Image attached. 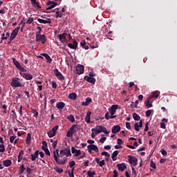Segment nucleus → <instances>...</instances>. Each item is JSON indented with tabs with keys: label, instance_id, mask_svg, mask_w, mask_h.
<instances>
[{
	"label": "nucleus",
	"instance_id": "1",
	"mask_svg": "<svg viewBox=\"0 0 177 177\" xmlns=\"http://www.w3.org/2000/svg\"><path fill=\"white\" fill-rule=\"evenodd\" d=\"M91 132H95V135H97L102 132H104V133H106V135L110 133V131H107V129L103 126H97L95 129L93 128L91 129Z\"/></svg>",
	"mask_w": 177,
	"mask_h": 177
},
{
	"label": "nucleus",
	"instance_id": "2",
	"mask_svg": "<svg viewBox=\"0 0 177 177\" xmlns=\"http://www.w3.org/2000/svg\"><path fill=\"white\" fill-rule=\"evenodd\" d=\"M20 78L19 77H15L12 79L10 85L12 86V88H19L23 86V84L20 83Z\"/></svg>",
	"mask_w": 177,
	"mask_h": 177
},
{
	"label": "nucleus",
	"instance_id": "3",
	"mask_svg": "<svg viewBox=\"0 0 177 177\" xmlns=\"http://www.w3.org/2000/svg\"><path fill=\"white\" fill-rule=\"evenodd\" d=\"M35 39L36 42H41L43 45H44V44L46 43V41H48L45 35H36Z\"/></svg>",
	"mask_w": 177,
	"mask_h": 177
},
{
	"label": "nucleus",
	"instance_id": "4",
	"mask_svg": "<svg viewBox=\"0 0 177 177\" xmlns=\"http://www.w3.org/2000/svg\"><path fill=\"white\" fill-rule=\"evenodd\" d=\"M12 60L13 64H15L17 70H19V71H21L22 73H26V71H27V70L24 69V68L21 66V64L19 63V62L17 61V59H16V58H12Z\"/></svg>",
	"mask_w": 177,
	"mask_h": 177
},
{
	"label": "nucleus",
	"instance_id": "5",
	"mask_svg": "<svg viewBox=\"0 0 177 177\" xmlns=\"http://www.w3.org/2000/svg\"><path fill=\"white\" fill-rule=\"evenodd\" d=\"M58 156H56V153L54 152V158L55 161L59 165H64L67 162V158H64L63 159H60L57 158Z\"/></svg>",
	"mask_w": 177,
	"mask_h": 177
},
{
	"label": "nucleus",
	"instance_id": "6",
	"mask_svg": "<svg viewBox=\"0 0 177 177\" xmlns=\"http://www.w3.org/2000/svg\"><path fill=\"white\" fill-rule=\"evenodd\" d=\"M128 158L129 164H131L133 167H136V165H138V158H136V157L129 155Z\"/></svg>",
	"mask_w": 177,
	"mask_h": 177
},
{
	"label": "nucleus",
	"instance_id": "7",
	"mask_svg": "<svg viewBox=\"0 0 177 177\" xmlns=\"http://www.w3.org/2000/svg\"><path fill=\"white\" fill-rule=\"evenodd\" d=\"M53 71H54V74H55V77H57V80H59V81L64 80V76L62 74V73H60V71H59L58 68H55L53 70Z\"/></svg>",
	"mask_w": 177,
	"mask_h": 177
},
{
	"label": "nucleus",
	"instance_id": "8",
	"mask_svg": "<svg viewBox=\"0 0 177 177\" xmlns=\"http://www.w3.org/2000/svg\"><path fill=\"white\" fill-rule=\"evenodd\" d=\"M75 70H76V74H78V75H81V74H84L85 68L84 67V65L77 64L76 66Z\"/></svg>",
	"mask_w": 177,
	"mask_h": 177
},
{
	"label": "nucleus",
	"instance_id": "9",
	"mask_svg": "<svg viewBox=\"0 0 177 177\" xmlns=\"http://www.w3.org/2000/svg\"><path fill=\"white\" fill-rule=\"evenodd\" d=\"M118 109V105L113 104L109 109V111L111 114V115H114L115 114L117 110Z\"/></svg>",
	"mask_w": 177,
	"mask_h": 177
},
{
	"label": "nucleus",
	"instance_id": "10",
	"mask_svg": "<svg viewBox=\"0 0 177 177\" xmlns=\"http://www.w3.org/2000/svg\"><path fill=\"white\" fill-rule=\"evenodd\" d=\"M70 131L74 134L77 133L78 131H80V125L78 124H73L71 128Z\"/></svg>",
	"mask_w": 177,
	"mask_h": 177
},
{
	"label": "nucleus",
	"instance_id": "11",
	"mask_svg": "<svg viewBox=\"0 0 177 177\" xmlns=\"http://www.w3.org/2000/svg\"><path fill=\"white\" fill-rule=\"evenodd\" d=\"M71 151H72V154H75V157H79V156H81V150L80 149L77 150L74 147H71Z\"/></svg>",
	"mask_w": 177,
	"mask_h": 177
},
{
	"label": "nucleus",
	"instance_id": "12",
	"mask_svg": "<svg viewBox=\"0 0 177 177\" xmlns=\"http://www.w3.org/2000/svg\"><path fill=\"white\" fill-rule=\"evenodd\" d=\"M121 131V127L120 125H115L111 129L112 133H118Z\"/></svg>",
	"mask_w": 177,
	"mask_h": 177
},
{
	"label": "nucleus",
	"instance_id": "13",
	"mask_svg": "<svg viewBox=\"0 0 177 177\" xmlns=\"http://www.w3.org/2000/svg\"><path fill=\"white\" fill-rule=\"evenodd\" d=\"M21 77H23V78H25V80H26V81H30V80H32L33 77L32 75L30 74V73H22L21 74Z\"/></svg>",
	"mask_w": 177,
	"mask_h": 177
},
{
	"label": "nucleus",
	"instance_id": "14",
	"mask_svg": "<svg viewBox=\"0 0 177 177\" xmlns=\"http://www.w3.org/2000/svg\"><path fill=\"white\" fill-rule=\"evenodd\" d=\"M66 106V104L63 102H59L56 104V107L59 110V111H62L63 109Z\"/></svg>",
	"mask_w": 177,
	"mask_h": 177
},
{
	"label": "nucleus",
	"instance_id": "15",
	"mask_svg": "<svg viewBox=\"0 0 177 177\" xmlns=\"http://www.w3.org/2000/svg\"><path fill=\"white\" fill-rule=\"evenodd\" d=\"M117 168L119 171H121V172H124L127 168V165L125 163L118 164Z\"/></svg>",
	"mask_w": 177,
	"mask_h": 177
},
{
	"label": "nucleus",
	"instance_id": "16",
	"mask_svg": "<svg viewBox=\"0 0 177 177\" xmlns=\"http://www.w3.org/2000/svg\"><path fill=\"white\" fill-rule=\"evenodd\" d=\"M84 80L87 81V82H90V84H95L96 82V79H95L94 77H91L89 76H85Z\"/></svg>",
	"mask_w": 177,
	"mask_h": 177
},
{
	"label": "nucleus",
	"instance_id": "17",
	"mask_svg": "<svg viewBox=\"0 0 177 177\" xmlns=\"http://www.w3.org/2000/svg\"><path fill=\"white\" fill-rule=\"evenodd\" d=\"M37 21H39V23H41V24H50L52 23V20H50V19H47V20L38 19Z\"/></svg>",
	"mask_w": 177,
	"mask_h": 177
},
{
	"label": "nucleus",
	"instance_id": "18",
	"mask_svg": "<svg viewBox=\"0 0 177 177\" xmlns=\"http://www.w3.org/2000/svg\"><path fill=\"white\" fill-rule=\"evenodd\" d=\"M32 161H35L39 157V151H35L34 154L30 155Z\"/></svg>",
	"mask_w": 177,
	"mask_h": 177
},
{
	"label": "nucleus",
	"instance_id": "19",
	"mask_svg": "<svg viewBox=\"0 0 177 177\" xmlns=\"http://www.w3.org/2000/svg\"><path fill=\"white\" fill-rule=\"evenodd\" d=\"M68 48H71V49H77L78 48V42L77 41H74L73 44H68Z\"/></svg>",
	"mask_w": 177,
	"mask_h": 177
},
{
	"label": "nucleus",
	"instance_id": "20",
	"mask_svg": "<svg viewBox=\"0 0 177 177\" xmlns=\"http://www.w3.org/2000/svg\"><path fill=\"white\" fill-rule=\"evenodd\" d=\"M41 56H44V57H45L46 60H47V63H52L53 60L52 58H50V56H49V55L46 53H41Z\"/></svg>",
	"mask_w": 177,
	"mask_h": 177
},
{
	"label": "nucleus",
	"instance_id": "21",
	"mask_svg": "<svg viewBox=\"0 0 177 177\" xmlns=\"http://www.w3.org/2000/svg\"><path fill=\"white\" fill-rule=\"evenodd\" d=\"M20 30V26L17 27L14 29L11 33V36L16 38L17 37V34H19V31Z\"/></svg>",
	"mask_w": 177,
	"mask_h": 177
},
{
	"label": "nucleus",
	"instance_id": "22",
	"mask_svg": "<svg viewBox=\"0 0 177 177\" xmlns=\"http://www.w3.org/2000/svg\"><path fill=\"white\" fill-rule=\"evenodd\" d=\"M63 153L64 156H66V157H71V151L70 149H62Z\"/></svg>",
	"mask_w": 177,
	"mask_h": 177
},
{
	"label": "nucleus",
	"instance_id": "23",
	"mask_svg": "<svg viewBox=\"0 0 177 177\" xmlns=\"http://www.w3.org/2000/svg\"><path fill=\"white\" fill-rule=\"evenodd\" d=\"M91 114H92V112H91V111H88L87 112L86 118H84V120L87 122V124L91 123Z\"/></svg>",
	"mask_w": 177,
	"mask_h": 177
},
{
	"label": "nucleus",
	"instance_id": "24",
	"mask_svg": "<svg viewBox=\"0 0 177 177\" xmlns=\"http://www.w3.org/2000/svg\"><path fill=\"white\" fill-rule=\"evenodd\" d=\"M87 147H89L91 150H93V151H95V153L99 152V148H97V146L95 145H89L87 146Z\"/></svg>",
	"mask_w": 177,
	"mask_h": 177
},
{
	"label": "nucleus",
	"instance_id": "25",
	"mask_svg": "<svg viewBox=\"0 0 177 177\" xmlns=\"http://www.w3.org/2000/svg\"><path fill=\"white\" fill-rule=\"evenodd\" d=\"M53 12H55V15H56V17H59L62 18L63 17V13H62V12L59 11V8H55V10H53Z\"/></svg>",
	"mask_w": 177,
	"mask_h": 177
},
{
	"label": "nucleus",
	"instance_id": "26",
	"mask_svg": "<svg viewBox=\"0 0 177 177\" xmlns=\"http://www.w3.org/2000/svg\"><path fill=\"white\" fill-rule=\"evenodd\" d=\"M118 156V151H114L111 155L113 161H117V156Z\"/></svg>",
	"mask_w": 177,
	"mask_h": 177
},
{
	"label": "nucleus",
	"instance_id": "27",
	"mask_svg": "<svg viewBox=\"0 0 177 177\" xmlns=\"http://www.w3.org/2000/svg\"><path fill=\"white\" fill-rule=\"evenodd\" d=\"M23 156H24V151H20L18 156V162H20L23 160Z\"/></svg>",
	"mask_w": 177,
	"mask_h": 177
},
{
	"label": "nucleus",
	"instance_id": "28",
	"mask_svg": "<svg viewBox=\"0 0 177 177\" xmlns=\"http://www.w3.org/2000/svg\"><path fill=\"white\" fill-rule=\"evenodd\" d=\"M12 165V161L10 160H6L3 162V165L4 167H10Z\"/></svg>",
	"mask_w": 177,
	"mask_h": 177
},
{
	"label": "nucleus",
	"instance_id": "29",
	"mask_svg": "<svg viewBox=\"0 0 177 177\" xmlns=\"http://www.w3.org/2000/svg\"><path fill=\"white\" fill-rule=\"evenodd\" d=\"M26 145H30L31 143V133H28L27 134V138L26 140Z\"/></svg>",
	"mask_w": 177,
	"mask_h": 177
},
{
	"label": "nucleus",
	"instance_id": "30",
	"mask_svg": "<svg viewBox=\"0 0 177 177\" xmlns=\"http://www.w3.org/2000/svg\"><path fill=\"white\" fill-rule=\"evenodd\" d=\"M68 98L71 100H75L77 99V94L75 93H72L68 95Z\"/></svg>",
	"mask_w": 177,
	"mask_h": 177
},
{
	"label": "nucleus",
	"instance_id": "31",
	"mask_svg": "<svg viewBox=\"0 0 177 177\" xmlns=\"http://www.w3.org/2000/svg\"><path fill=\"white\" fill-rule=\"evenodd\" d=\"M133 118L135 121H140V116L136 113H133Z\"/></svg>",
	"mask_w": 177,
	"mask_h": 177
},
{
	"label": "nucleus",
	"instance_id": "32",
	"mask_svg": "<svg viewBox=\"0 0 177 177\" xmlns=\"http://www.w3.org/2000/svg\"><path fill=\"white\" fill-rule=\"evenodd\" d=\"M158 91H155L151 93L150 95V99H153V97H158Z\"/></svg>",
	"mask_w": 177,
	"mask_h": 177
},
{
	"label": "nucleus",
	"instance_id": "33",
	"mask_svg": "<svg viewBox=\"0 0 177 177\" xmlns=\"http://www.w3.org/2000/svg\"><path fill=\"white\" fill-rule=\"evenodd\" d=\"M54 169L55 171L57 172V174L63 173V169L59 167V166H56L55 167H54Z\"/></svg>",
	"mask_w": 177,
	"mask_h": 177
},
{
	"label": "nucleus",
	"instance_id": "34",
	"mask_svg": "<svg viewBox=\"0 0 177 177\" xmlns=\"http://www.w3.org/2000/svg\"><path fill=\"white\" fill-rule=\"evenodd\" d=\"M68 120L71 121V122H75V118H74V115H70L67 117Z\"/></svg>",
	"mask_w": 177,
	"mask_h": 177
},
{
	"label": "nucleus",
	"instance_id": "35",
	"mask_svg": "<svg viewBox=\"0 0 177 177\" xmlns=\"http://www.w3.org/2000/svg\"><path fill=\"white\" fill-rule=\"evenodd\" d=\"M42 150H44L46 156H50V151H49V149L48 148L42 147Z\"/></svg>",
	"mask_w": 177,
	"mask_h": 177
},
{
	"label": "nucleus",
	"instance_id": "36",
	"mask_svg": "<svg viewBox=\"0 0 177 177\" xmlns=\"http://www.w3.org/2000/svg\"><path fill=\"white\" fill-rule=\"evenodd\" d=\"M24 171H26V167H24V165H21L19 167V174L20 175H21V174H23V172H24Z\"/></svg>",
	"mask_w": 177,
	"mask_h": 177
},
{
	"label": "nucleus",
	"instance_id": "37",
	"mask_svg": "<svg viewBox=\"0 0 177 177\" xmlns=\"http://www.w3.org/2000/svg\"><path fill=\"white\" fill-rule=\"evenodd\" d=\"M66 35H67V33L64 32L63 34H60L59 35V41H62V39H66Z\"/></svg>",
	"mask_w": 177,
	"mask_h": 177
},
{
	"label": "nucleus",
	"instance_id": "38",
	"mask_svg": "<svg viewBox=\"0 0 177 177\" xmlns=\"http://www.w3.org/2000/svg\"><path fill=\"white\" fill-rule=\"evenodd\" d=\"M56 6H57V3H53V4H51L48 8H46V10H50L54 8H56Z\"/></svg>",
	"mask_w": 177,
	"mask_h": 177
},
{
	"label": "nucleus",
	"instance_id": "39",
	"mask_svg": "<svg viewBox=\"0 0 177 177\" xmlns=\"http://www.w3.org/2000/svg\"><path fill=\"white\" fill-rule=\"evenodd\" d=\"M55 135H56V133L55 132H53L52 130H50L48 132V138H53V136H55Z\"/></svg>",
	"mask_w": 177,
	"mask_h": 177
},
{
	"label": "nucleus",
	"instance_id": "40",
	"mask_svg": "<svg viewBox=\"0 0 177 177\" xmlns=\"http://www.w3.org/2000/svg\"><path fill=\"white\" fill-rule=\"evenodd\" d=\"M139 128H140L139 124L138 122H136L134 124V129H135V131H136L137 132H139V131H140V129Z\"/></svg>",
	"mask_w": 177,
	"mask_h": 177
},
{
	"label": "nucleus",
	"instance_id": "41",
	"mask_svg": "<svg viewBox=\"0 0 177 177\" xmlns=\"http://www.w3.org/2000/svg\"><path fill=\"white\" fill-rule=\"evenodd\" d=\"M87 175L88 177H93L94 175H96V173L95 171H88Z\"/></svg>",
	"mask_w": 177,
	"mask_h": 177
},
{
	"label": "nucleus",
	"instance_id": "42",
	"mask_svg": "<svg viewBox=\"0 0 177 177\" xmlns=\"http://www.w3.org/2000/svg\"><path fill=\"white\" fill-rule=\"evenodd\" d=\"M146 106L147 109H150V107H153V104L150 103V100H147L146 103Z\"/></svg>",
	"mask_w": 177,
	"mask_h": 177
},
{
	"label": "nucleus",
	"instance_id": "43",
	"mask_svg": "<svg viewBox=\"0 0 177 177\" xmlns=\"http://www.w3.org/2000/svg\"><path fill=\"white\" fill-rule=\"evenodd\" d=\"M5 152V145L3 144L0 145V153H4Z\"/></svg>",
	"mask_w": 177,
	"mask_h": 177
},
{
	"label": "nucleus",
	"instance_id": "44",
	"mask_svg": "<svg viewBox=\"0 0 177 177\" xmlns=\"http://www.w3.org/2000/svg\"><path fill=\"white\" fill-rule=\"evenodd\" d=\"M34 21V18L32 17H29L26 21V24H31Z\"/></svg>",
	"mask_w": 177,
	"mask_h": 177
},
{
	"label": "nucleus",
	"instance_id": "45",
	"mask_svg": "<svg viewBox=\"0 0 177 177\" xmlns=\"http://www.w3.org/2000/svg\"><path fill=\"white\" fill-rule=\"evenodd\" d=\"M73 135L74 134L69 129V131L66 133V138H73Z\"/></svg>",
	"mask_w": 177,
	"mask_h": 177
},
{
	"label": "nucleus",
	"instance_id": "46",
	"mask_svg": "<svg viewBox=\"0 0 177 177\" xmlns=\"http://www.w3.org/2000/svg\"><path fill=\"white\" fill-rule=\"evenodd\" d=\"M37 30H38L39 31L36 32V35H41V32L42 31V28L38 26L37 28Z\"/></svg>",
	"mask_w": 177,
	"mask_h": 177
},
{
	"label": "nucleus",
	"instance_id": "47",
	"mask_svg": "<svg viewBox=\"0 0 177 177\" xmlns=\"http://www.w3.org/2000/svg\"><path fill=\"white\" fill-rule=\"evenodd\" d=\"M32 113L34 114L33 117H38V111H37L35 109H32Z\"/></svg>",
	"mask_w": 177,
	"mask_h": 177
},
{
	"label": "nucleus",
	"instance_id": "48",
	"mask_svg": "<svg viewBox=\"0 0 177 177\" xmlns=\"http://www.w3.org/2000/svg\"><path fill=\"white\" fill-rule=\"evenodd\" d=\"M101 156H105V157H107L109 158L110 157V153L106 151H103L102 152Z\"/></svg>",
	"mask_w": 177,
	"mask_h": 177
},
{
	"label": "nucleus",
	"instance_id": "49",
	"mask_svg": "<svg viewBox=\"0 0 177 177\" xmlns=\"http://www.w3.org/2000/svg\"><path fill=\"white\" fill-rule=\"evenodd\" d=\"M151 111H153L152 110L149 109L147 110L145 113V115L146 117H150V115L151 114Z\"/></svg>",
	"mask_w": 177,
	"mask_h": 177
},
{
	"label": "nucleus",
	"instance_id": "50",
	"mask_svg": "<svg viewBox=\"0 0 177 177\" xmlns=\"http://www.w3.org/2000/svg\"><path fill=\"white\" fill-rule=\"evenodd\" d=\"M151 168H153V169H156L157 167H156V163L153 160L151 161L150 163Z\"/></svg>",
	"mask_w": 177,
	"mask_h": 177
},
{
	"label": "nucleus",
	"instance_id": "51",
	"mask_svg": "<svg viewBox=\"0 0 177 177\" xmlns=\"http://www.w3.org/2000/svg\"><path fill=\"white\" fill-rule=\"evenodd\" d=\"M130 107L131 109H138V105L135 102H131Z\"/></svg>",
	"mask_w": 177,
	"mask_h": 177
},
{
	"label": "nucleus",
	"instance_id": "52",
	"mask_svg": "<svg viewBox=\"0 0 177 177\" xmlns=\"http://www.w3.org/2000/svg\"><path fill=\"white\" fill-rule=\"evenodd\" d=\"M58 129H59V126H58V125H56L55 127H54L51 129V131H52L53 132H54V133H56V131H57Z\"/></svg>",
	"mask_w": 177,
	"mask_h": 177
},
{
	"label": "nucleus",
	"instance_id": "53",
	"mask_svg": "<svg viewBox=\"0 0 177 177\" xmlns=\"http://www.w3.org/2000/svg\"><path fill=\"white\" fill-rule=\"evenodd\" d=\"M74 165H75V162L74 160H72L69 162V167L70 168H73V167H74Z\"/></svg>",
	"mask_w": 177,
	"mask_h": 177
},
{
	"label": "nucleus",
	"instance_id": "54",
	"mask_svg": "<svg viewBox=\"0 0 177 177\" xmlns=\"http://www.w3.org/2000/svg\"><path fill=\"white\" fill-rule=\"evenodd\" d=\"M15 139H16V136H12L10 138V142L13 143L15 142Z\"/></svg>",
	"mask_w": 177,
	"mask_h": 177
},
{
	"label": "nucleus",
	"instance_id": "55",
	"mask_svg": "<svg viewBox=\"0 0 177 177\" xmlns=\"http://www.w3.org/2000/svg\"><path fill=\"white\" fill-rule=\"evenodd\" d=\"M52 88L54 89H56L57 88V84H56V82H52Z\"/></svg>",
	"mask_w": 177,
	"mask_h": 177
},
{
	"label": "nucleus",
	"instance_id": "56",
	"mask_svg": "<svg viewBox=\"0 0 177 177\" xmlns=\"http://www.w3.org/2000/svg\"><path fill=\"white\" fill-rule=\"evenodd\" d=\"M160 153H161V154H162V156H167V151H165V149H164L160 150Z\"/></svg>",
	"mask_w": 177,
	"mask_h": 177
},
{
	"label": "nucleus",
	"instance_id": "57",
	"mask_svg": "<svg viewBox=\"0 0 177 177\" xmlns=\"http://www.w3.org/2000/svg\"><path fill=\"white\" fill-rule=\"evenodd\" d=\"M69 177H74V168L72 169L71 172H68Z\"/></svg>",
	"mask_w": 177,
	"mask_h": 177
},
{
	"label": "nucleus",
	"instance_id": "58",
	"mask_svg": "<svg viewBox=\"0 0 177 177\" xmlns=\"http://www.w3.org/2000/svg\"><path fill=\"white\" fill-rule=\"evenodd\" d=\"M100 167H103V165H106V162H104V160H102L99 163Z\"/></svg>",
	"mask_w": 177,
	"mask_h": 177
},
{
	"label": "nucleus",
	"instance_id": "59",
	"mask_svg": "<svg viewBox=\"0 0 177 177\" xmlns=\"http://www.w3.org/2000/svg\"><path fill=\"white\" fill-rule=\"evenodd\" d=\"M122 143H124L122 140L121 138H118V145H119V146H121V145H122Z\"/></svg>",
	"mask_w": 177,
	"mask_h": 177
},
{
	"label": "nucleus",
	"instance_id": "60",
	"mask_svg": "<svg viewBox=\"0 0 177 177\" xmlns=\"http://www.w3.org/2000/svg\"><path fill=\"white\" fill-rule=\"evenodd\" d=\"M32 171V169H30V167L26 168V172H27L28 175H30L31 174Z\"/></svg>",
	"mask_w": 177,
	"mask_h": 177
},
{
	"label": "nucleus",
	"instance_id": "61",
	"mask_svg": "<svg viewBox=\"0 0 177 177\" xmlns=\"http://www.w3.org/2000/svg\"><path fill=\"white\" fill-rule=\"evenodd\" d=\"M53 148L56 149V146H57V140H55L54 142H53Z\"/></svg>",
	"mask_w": 177,
	"mask_h": 177
},
{
	"label": "nucleus",
	"instance_id": "62",
	"mask_svg": "<svg viewBox=\"0 0 177 177\" xmlns=\"http://www.w3.org/2000/svg\"><path fill=\"white\" fill-rule=\"evenodd\" d=\"M53 3H57L56 2L53 1H48L47 3H46V5L48 6H49V5H53Z\"/></svg>",
	"mask_w": 177,
	"mask_h": 177
},
{
	"label": "nucleus",
	"instance_id": "63",
	"mask_svg": "<svg viewBox=\"0 0 177 177\" xmlns=\"http://www.w3.org/2000/svg\"><path fill=\"white\" fill-rule=\"evenodd\" d=\"M106 139H107V138L106 137H102L100 139V143H104V141L106 140Z\"/></svg>",
	"mask_w": 177,
	"mask_h": 177
},
{
	"label": "nucleus",
	"instance_id": "64",
	"mask_svg": "<svg viewBox=\"0 0 177 177\" xmlns=\"http://www.w3.org/2000/svg\"><path fill=\"white\" fill-rule=\"evenodd\" d=\"M160 127H161L162 129H165V128H167V127L165 126V122H161V123H160Z\"/></svg>",
	"mask_w": 177,
	"mask_h": 177
}]
</instances>
